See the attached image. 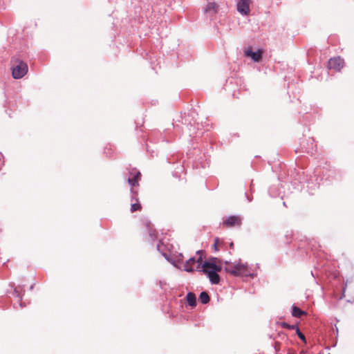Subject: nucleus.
Here are the masks:
<instances>
[{"label":"nucleus","mask_w":354,"mask_h":354,"mask_svg":"<svg viewBox=\"0 0 354 354\" xmlns=\"http://www.w3.org/2000/svg\"><path fill=\"white\" fill-rule=\"evenodd\" d=\"M217 259L214 258L209 261H205L203 263V259L201 257H199L196 263H198L196 270L203 271L205 274L207 275L210 282L212 284H218L220 282V277L218 274V272H221L222 267L221 265L216 263Z\"/></svg>","instance_id":"nucleus-1"},{"label":"nucleus","mask_w":354,"mask_h":354,"mask_svg":"<svg viewBox=\"0 0 354 354\" xmlns=\"http://www.w3.org/2000/svg\"><path fill=\"white\" fill-rule=\"evenodd\" d=\"M296 333H297L298 337H299V339L301 340H302L304 342H306V337H305L304 335L299 330V329L298 328H297Z\"/></svg>","instance_id":"nucleus-18"},{"label":"nucleus","mask_w":354,"mask_h":354,"mask_svg":"<svg viewBox=\"0 0 354 354\" xmlns=\"http://www.w3.org/2000/svg\"><path fill=\"white\" fill-rule=\"evenodd\" d=\"M344 62L339 57L331 58L328 62V68L339 71L344 67Z\"/></svg>","instance_id":"nucleus-4"},{"label":"nucleus","mask_w":354,"mask_h":354,"mask_svg":"<svg viewBox=\"0 0 354 354\" xmlns=\"http://www.w3.org/2000/svg\"><path fill=\"white\" fill-rule=\"evenodd\" d=\"M222 243L223 242L221 241L218 238H216L214 239V243L213 245V247H214L215 251H218L219 246L222 244Z\"/></svg>","instance_id":"nucleus-16"},{"label":"nucleus","mask_w":354,"mask_h":354,"mask_svg":"<svg viewBox=\"0 0 354 354\" xmlns=\"http://www.w3.org/2000/svg\"><path fill=\"white\" fill-rule=\"evenodd\" d=\"M142 209V205L138 201V198H136V202L132 203L131 205V212L133 213L137 211H140Z\"/></svg>","instance_id":"nucleus-13"},{"label":"nucleus","mask_w":354,"mask_h":354,"mask_svg":"<svg viewBox=\"0 0 354 354\" xmlns=\"http://www.w3.org/2000/svg\"><path fill=\"white\" fill-rule=\"evenodd\" d=\"M186 300L188 304L192 307H195L196 305V297L195 294L193 292L187 293L186 296Z\"/></svg>","instance_id":"nucleus-11"},{"label":"nucleus","mask_w":354,"mask_h":354,"mask_svg":"<svg viewBox=\"0 0 354 354\" xmlns=\"http://www.w3.org/2000/svg\"><path fill=\"white\" fill-rule=\"evenodd\" d=\"M218 6L215 2H209L205 8V12L215 15L217 12Z\"/></svg>","instance_id":"nucleus-8"},{"label":"nucleus","mask_w":354,"mask_h":354,"mask_svg":"<svg viewBox=\"0 0 354 354\" xmlns=\"http://www.w3.org/2000/svg\"><path fill=\"white\" fill-rule=\"evenodd\" d=\"M209 299H210L209 296L208 295V294L206 292H202L200 294L199 301L202 304H207L209 301Z\"/></svg>","instance_id":"nucleus-14"},{"label":"nucleus","mask_w":354,"mask_h":354,"mask_svg":"<svg viewBox=\"0 0 354 354\" xmlns=\"http://www.w3.org/2000/svg\"><path fill=\"white\" fill-rule=\"evenodd\" d=\"M225 270L226 272L236 277L247 275L250 272L248 264L240 262L229 265L225 268Z\"/></svg>","instance_id":"nucleus-2"},{"label":"nucleus","mask_w":354,"mask_h":354,"mask_svg":"<svg viewBox=\"0 0 354 354\" xmlns=\"http://www.w3.org/2000/svg\"><path fill=\"white\" fill-rule=\"evenodd\" d=\"M280 325L281 326V327L288 328V329H295L296 327L295 325H290L286 322H281Z\"/></svg>","instance_id":"nucleus-17"},{"label":"nucleus","mask_w":354,"mask_h":354,"mask_svg":"<svg viewBox=\"0 0 354 354\" xmlns=\"http://www.w3.org/2000/svg\"><path fill=\"white\" fill-rule=\"evenodd\" d=\"M141 178V174L139 171H137L133 178H128V183L132 187L138 185V183Z\"/></svg>","instance_id":"nucleus-10"},{"label":"nucleus","mask_w":354,"mask_h":354,"mask_svg":"<svg viewBox=\"0 0 354 354\" xmlns=\"http://www.w3.org/2000/svg\"><path fill=\"white\" fill-rule=\"evenodd\" d=\"M196 263V259L192 257L188 259L185 265L184 270L187 272H194L196 269L194 268V264Z\"/></svg>","instance_id":"nucleus-9"},{"label":"nucleus","mask_w":354,"mask_h":354,"mask_svg":"<svg viewBox=\"0 0 354 354\" xmlns=\"http://www.w3.org/2000/svg\"><path fill=\"white\" fill-rule=\"evenodd\" d=\"M241 225V218L238 216H232L226 218L223 222V225L225 227L229 228Z\"/></svg>","instance_id":"nucleus-5"},{"label":"nucleus","mask_w":354,"mask_h":354,"mask_svg":"<svg viewBox=\"0 0 354 354\" xmlns=\"http://www.w3.org/2000/svg\"><path fill=\"white\" fill-rule=\"evenodd\" d=\"M13 62L12 77L15 79H20L23 77L28 72V66L26 63L18 59L12 61Z\"/></svg>","instance_id":"nucleus-3"},{"label":"nucleus","mask_w":354,"mask_h":354,"mask_svg":"<svg viewBox=\"0 0 354 354\" xmlns=\"http://www.w3.org/2000/svg\"><path fill=\"white\" fill-rule=\"evenodd\" d=\"M263 50L259 49L257 52H253L251 47L245 48L244 55L246 57H251L254 62H259L262 59Z\"/></svg>","instance_id":"nucleus-6"},{"label":"nucleus","mask_w":354,"mask_h":354,"mask_svg":"<svg viewBox=\"0 0 354 354\" xmlns=\"http://www.w3.org/2000/svg\"><path fill=\"white\" fill-rule=\"evenodd\" d=\"M306 315V313L297 306H293L292 315L295 317H301L302 315Z\"/></svg>","instance_id":"nucleus-12"},{"label":"nucleus","mask_w":354,"mask_h":354,"mask_svg":"<svg viewBox=\"0 0 354 354\" xmlns=\"http://www.w3.org/2000/svg\"><path fill=\"white\" fill-rule=\"evenodd\" d=\"M147 226L149 228V234L151 236L152 239H155L157 236V233L156 230L153 229L150 227L149 223H147Z\"/></svg>","instance_id":"nucleus-15"},{"label":"nucleus","mask_w":354,"mask_h":354,"mask_svg":"<svg viewBox=\"0 0 354 354\" xmlns=\"http://www.w3.org/2000/svg\"><path fill=\"white\" fill-rule=\"evenodd\" d=\"M237 10L241 14L245 15L249 14V0H240L237 3Z\"/></svg>","instance_id":"nucleus-7"}]
</instances>
